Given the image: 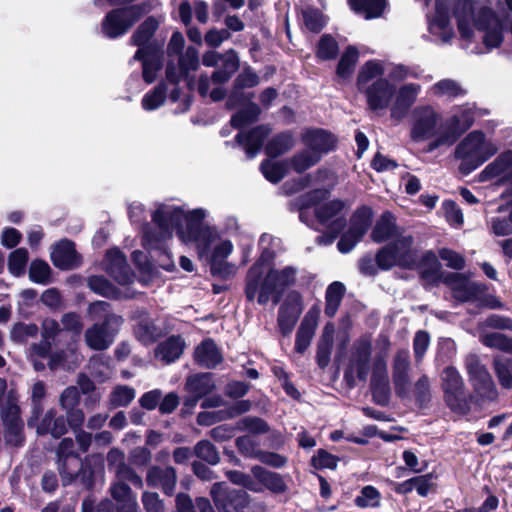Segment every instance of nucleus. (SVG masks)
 Wrapping results in <instances>:
<instances>
[{
	"label": "nucleus",
	"mask_w": 512,
	"mask_h": 512,
	"mask_svg": "<svg viewBox=\"0 0 512 512\" xmlns=\"http://www.w3.org/2000/svg\"><path fill=\"white\" fill-rule=\"evenodd\" d=\"M205 216L203 209L185 213L179 207L161 204L152 214L155 228L146 226L143 230V246L159 267L172 271L175 265L167 241L172 238L175 229L183 242H196L203 251L216 238V232L212 228L203 226Z\"/></svg>",
	"instance_id": "1"
},
{
	"label": "nucleus",
	"mask_w": 512,
	"mask_h": 512,
	"mask_svg": "<svg viewBox=\"0 0 512 512\" xmlns=\"http://www.w3.org/2000/svg\"><path fill=\"white\" fill-rule=\"evenodd\" d=\"M454 7L458 30L461 37L470 40L474 34L473 27L483 32V43L488 50L498 48L504 40V26L497 13L488 7H481L477 13L469 0H436L435 14L429 18V31L440 38L442 43H449L453 38L449 11Z\"/></svg>",
	"instance_id": "2"
},
{
	"label": "nucleus",
	"mask_w": 512,
	"mask_h": 512,
	"mask_svg": "<svg viewBox=\"0 0 512 512\" xmlns=\"http://www.w3.org/2000/svg\"><path fill=\"white\" fill-rule=\"evenodd\" d=\"M88 313L93 319H102V323H95L86 329L84 341L95 351L108 349L114 342L116 333L123 323V318L111 313L110 304L106 301H96L88 307Z\"/></svg>",
	"instance_id": "3"
},
{
	"label": "nucleus",
	"mask_w": 512,
	"mask_h": 512,
	"mask_svg": "<svg viewBox=\"0 0 512 512\" xmlns=\"http://www.w3.org/2000/svg\"><path fill=\"white\" fill-rule=\"evenodd\" d=\"M498 150L499 145L492 139H487L482 131L470 132L455 149V157L461 160L459 170L463 174L471 173Z\"/></svg>",
	"instance_id": "4"
},
{
	"label": "nucleus",
	"mask_w": 512,
	"mask_h": 512,
	"mask_svg": "<svg viewBox=\"0 0 512 512\" xmlns=\"http://www.w3.org/2000/svg\"><path fill=\"white\" fill-rule=\"evenodd\" d=\"M376 261L382 270H389L394 266L409 269L415 267L418 262V254L413 247V237L410 235L397 236L394 242L378 251Z\"/></svg>",
	"instance_id": "5"
},
{
	"label": "nucleus",
	"mask_w": 512,
	"mask_h": 512,
	"mask_svg": "<svg viewBox=\"0 0 512 512\" xmlns=\"http://www.w3.org/2000/svg\"><path fill=\"white\" fill-rule=\"evenodd\" d=\"M464 364L476 403L484 404L495 401L498 398L496 384L480 358L475 354H469L466 356Z\"/></svg>",
	"instance_id": "6"
},
{
	"label": "nucleus",
	"mask_w": 512,
	"mask_h": 512,
	"mask_svg": "<svg viewBox=\"0 0 512 512\" xmlns=\"http://www.w3.org/2000/svg\"><path fill=\"white\" fill-rule=\"evenodd\" d=\"M58 471L64 486L71 484L76 477H82L85 485L91 486V477L86 479L84 465L75 449V441L63 438L56 450Z\"/></svg>",
	"instance_id": "7"
},
{
	"label": "nucleus",
	"mask_w": 512,
	"mask_h": 512,
	"mask_svg": "<svg viewBox=\"0 0 512 512\" xmlns=\"http://www.w3.org/2000/svg\"><path fill=\"white\" fill-rule=\"evenodd\" d=\"M474 122V110L469 104L454 109L453 115L445 122V129L428 145V151L440 146L453 145L458 137L468 130Z\"/></svg>",
	"instance_id": "8"
},
{
	"label": "nucleus",
	"mask_w": 512,
	"mask_h": 512,
	"mask_svg": "<svg viewBox=\"0 0 512 512\" xmlns=\"http://www.w3.org/2000/svg\"><path fill=\"white\" fill-rule=\"evenodd\" d=\"M441 388L447 406L459 414H467L470 410V401L465 394L464 380L459 371L453 367H446L441 373Z\"/></svg>",
	"instance_id": "9"
},
{
	"label": "nucleus",
	"mask_w": 512,
	"mask_h": 512,
	"mask_svg": "<svg viewBox=\"0 0 512 512\" xmlns=\"http://www.w3.org/2000/svg\"><path fill=\"white\" fill-rule=\"evenodd\" d=\"M445 129L441 116L431 106H419L412 112L410 137L415 142L434 141Z\"/></svg>",
	"instance_id": "10"
},
{
	"label": "nucleus",
	"mask_w": 512,
	"mask_h": 512,
	"mask_svg": "<svg viewBox=\"0 0 512 512\" xmlns=\"http://www.w3.org/2000/svg\"><path fill=\"white\" fill-rule=\"evenodd\" d=\"M263 267L260 262H256L248 271L245 284V296L248 301L257 302L265 305L271 299L274 304H278L281 299V291L276 292V288L271 282V277L263 275Z\"/></svg>",
	"instance_id": "11"
},
{
	"label": "nucleus",
	"mask_w": 512,
	"mask_h": 512,
	"mask_svg": "<svg viewBox=\"0 0 512 512\" xmlns=\"http://www.w3.org/2000/svg\"><path fill=\"white\" fill-rule=\"evenodd\" d=\"M372 341L369 336L357 339L351 348L348 366L344 377L350 385L355 384V378L366 381L370 371Z\"/></svg>",
	"instance_id": "12"
},
{
	"label": "nucleus",
	"mask_w": 512,
	"mask_h": 512,
	"mask_svg": "<svg viewBox=\"0 0 512 512\" xmlns=\"http://www.w3.org/2000/svg\"><path fill=\"white\" fill-rule=\"evenodd\" d=\"M143 9L139 5H131L110 11L102 22V32L108 38L124 35L142 16Z\"/></svg>",
	"instance_id": "13"
},
{
	"label": "nucleus",
	"mask_w": 512,
	"mask_h": 512,
	"mask_svg": "<svg viewBox=\"0 0 512 512\" xmlns=\"http://www.w3.org/2000/svg\"><path fill=\"white\" fill-rule=\"evenodd\" d=\"M1 418L6 443L14 447L22 446L25 441L24 423L20 417V408L11 396L2 408Z\"/></svg>",
	"instance_id": "14"
},
{
	"label": "nucleus",
	"mask_w": 512,
	"mask_h": 512,
	"mask_svg": "<svg viewBox=\"0 0 512 512\" xmlns=\"http://www.w3.org/2000/svg\"><path fill=\"white\" fill-rule=\"evenodd\" d=\"M359 90L366 95L369 109L380 115L390 106L396 93V86L385 78H378Z\"/></svg>",
	"instance_id": "15"
},
{
	"label": "nucleus",
	"mask_w": 512,
	"mask_h": 512,
	"mask_svg": "<svg viewBox=\"0 0 512 512\" xmlns=\"http://www.w3.org/2000/svg\"><path fill=\"white\" fill-rule=\"evenodd\" d=\"M211 496L219 512H245L251 502L244 490L220 489L216 485L211 489Z\"/></svg>",
	"instance_id": "16"
},
{
	"label": "nucleus",
	"mask_w": 512,
	"mask_h": 512,
	"mask_svg": "<svg viewBox=\"0 0 512 512\" xmlns=\"http://www.w3.org/2000/svg\"><path fill=\"white\" fill-rule=\"evenodd\" d=\"M302 311L301 295L296 291L290 292L278 310L277 324L283 336L291 334Z\"/></svg>",
	"instance_id": "17"
},
{
	"label": "nucleus",
	"mask_w": 512,
	"mask_h": 512,
	"mask_svg": "<svg viewBox=\"0 0 512 512\" xmlns=\"http://www.w3.org/2000/svg\"><path fill=\"white\" fill-rule=\"evenodd\" d=\"M410 356L408 350H399L394 356L392 365V381L395 393L402 399L410 396Z\"/></svg>",
	"instance_id": "18"
},
{
	"label": "nucleus",
	"mask_w": 512,
	"mask_h": 512,
	"mask_svg": "<svg viewBox=\"0 0 512 512\" xmlns=\"http://www.w3.org/2000/svg\"><path fill=\"white\" fill-rule=\"evenodd\" d=\"M344 207L343 201L335 199L316 208L315 215L317 220L328 229L341 232L346 226Z\"/></svg>",
	"instance_id": "19"
},
{
	"label": "nucleus",
	"mask_w": 512,
	"mask_h": 512,
	"mask_svg": "<svg viewBox=\"0 0 512 512\" xmlns=\"http://www.w3.org/2000/svg\"><path fill=\"white\" fill-rule=\"evenodd\" d=\"M104 265L107 273L119 284L126 285L133 281L134 274L120 250H108Z\"/></svg>",
	"instance_id": "20"
},
{
	"label": "nucleus",
	"mask_w": 512,
	"mask_h": 512,
	"mask_svg": "<svg viewBox=\"0 0 512 512\" xmlns=\"http://www.w3.org/2000/svg\"><path fill=\"white\" fill-rule=\"evenodd\" d=\"M478 177L480 182L499 177L502 183H509L512 177V151L508 150L498 155L481 171Z\"/></svg>",
	"instance_id": "21"
},
{
	"label": "nucleus",
	"mask_w": 512,
	"mask_h": 512,
	"mask_svg": "<svg viewBox=\"0 0 512 512\" xmlns=\"http://www.w3.org/2000/svg\"><path fill=\"white\" fill-rule=\"evenodd\" d=\"M146 483L153 488H161L166 495H172L176 484L177 474L172 466H151L146 474Z\"/></svg>",
	"instance_id": "22"
},
{
	"label": "nucleus",
	"mask_w": 512,
	"mask_h": 512,
	"mask_svg": "<svg viewBox=\"0 0 512 512\" xmlns=\"http://www.w3.org/2000/svg\"><path fill=\"white\" fill-rule=\"evenodd\" d=\"M319 314V308L317 306H313L308 310L301 321L295 340V351L297 353L302 354L309 347L318 325Z\"/></svg>",
	"instance_id": "23"
},
{
	"label": "nucleus",
	"mask_w": 512,
	"mask_h": 512,
	"mask_svg": "<svg viewBox=\"0 0 512 512\" xmlns=\"http://www.w3.org/2000/svg\"><path fill=\"white\" fill-rule=\"evenodd\" d=\"M133 59L142 62L143 78L146 83L154 82L157 72L162 66V52L160 49L156 46L139 48Z\"/></svg>",
	"instance_id": "24"
},
{
	"label": "nucleus",
	"mask_w": 512,
	"mask_h": 512,
	"mask_svg": "<svg viewBox=\"0 0 512 512\" xmlns=\"http://www.w3.org/2000/svg\"><path fill=\"white\" fill-rule=\"evenodd\" d=\"M420 89V85L414 83L405 84L400 87L397 94L395 93L396 99L390 108L391 118L397 121L402 120L416 101Z\"/></svg>",
	"instance_id": "25"
},
{
	"label": "nucleus",
	"mask_w": 512,
	"mask_h": 512,
	"mask_svg": "<svg viewBox=\"0 0 512 512\" xmlns=\"http://www.w3.org/2000/svg\"><path fill=\"white\" fill-rule=\"evenodd\" d=\"M302 142L308 150L322 156L335 147L336 140L334 136L323 129L307 130L302 134Z\"/></svg>",
	"instance_id": "26"
},
{
	"label": "nucleus",
	"mask_w": 512,
	"mask_h": 512,
	"mask_svg": "<svg viewBox=\"0 0 512 512\" xmlns=\"http://www.w3.org/2000/svg\"><path fill=\"white\" fill-rule=\"evenodd\" d=\"M51 260L56 267L62 270L75 269L81 264V257L70 240H62L55 245L51 252Z\"/></svg>",
	"instance_id": "27"
},
{
	"label": "nucleus",
	"mask_w": 512,
	"mask_h": 512,
	"mask_svg": "<svg viewBox=\"0 0 512 512\" xmlns=\"http://www.w3.org/2000/svg\"><path fill=\"white\" fill-rule=\"evenodd\" d=\"M452 290L454 298L462 302L474 300L481 292L480 286L458 273H449L444 278Z\"/></svg>",
	"instance_id": "28"
},
{
	"label": "nucleus",
	"mask_w": 512,
	"mask_h": 512,
	"mask_svg": "<svg viewBox=\"0 0 512 512\" xmlns=\"http://www.w3.org/2000/svg\"><path fill=\"white\" fill-rule=\"evenodd\" d=\"M199 65L198 52L194 47H188L179 58V67L169 63L166 68V78L172 84H177L180 79L190 71L197 69Z\"/></svg>",
	"instance_id": "29"
},
{
	"label": "nucleus",
	"mask_w": 512,
	"mask_h": 512,
	"mask_svg": "<svg viewBox=\"0 0 512 512\" xmlns=\"http://www.w3.org/2000/svg\"><path fill=\"white\" fill-rule=\"evenodd\" d=\"M270 129L266 126H258L244 135L242 132L236 136V141L239 145L243 146L247 158H254L260 151L264 140L269 135Z\"/></svg>",
	"instance_id": "30"
},
{
	"label": "nucleus",
	"mask_w": 512,
	"mask_h": 512,
	"mask_svg": "<svg viewBox=\"0 0 512 512\" xmlns=\"http://www.w3.org/2000/svg\"><path fill=\"white\" fill-rule=\"evenodd\" d=\"M251 473L262 489L265 488L275 494L286 492L287 484L280 474L267 470L259 465L253 466Z\"/></svg>",
	"instance_id": "31"
},
{
	"label": "nucleus",
	"mask_w": 512,
	"mask_h": 512,
	"mask_svg": "<svg viewBox=\"0 0 512 512\" xmlns=\"http://www.w3.org/2000/svg\"><path fill=\"white\" fill-rule=\"evenodd\" d=\"M233 245L230 241L225 240L219 243L213 250L211 257V271L222 277H227L233 273V266L224 260L231 254Z\"/></svg>",
	"instance_id": "32"
},
{
	"label": "nucleus",
	"mask_w": 512,
	"mask_h": 512,
	"mask_svg": "<svg viewBox=\"0 0 512 512\" xmlns=\"http://www.w3.org/2000/svg\"><path fill=\"white\" fill-rule=\"evenodd\" d=\"M194 359L202 367L214 368L222 361V355L214 341L207 339L196 347Z\"/></svg>",
	"instance_id": "33"
},
{
	"label": "nucleus",
	"mask_w": 512,
	"mask_h": 512,
	"mask_svg": "<svg viewBox=\"0 0 512 512\" xmlns=\"http://www.w3.org/2000/svg\"><path fill=\"white\" fill-rule=\"evenodd\" d=\"M258 82V76L252 70L246 69L241 72L234 81V87L227 101V105L229 107H234L241 101H244L245 98L243 96L242 90L244 88H252L256 86Z\"/></svg>",
	"instance_id": "34"
},
{
	"label": "nucleus",
	"mask_w": 512,
	"mask_h": 512,
	"mask_svg": "<svg viewBox=\"0 0 512 512\" xmlns=\"http://www.w3.org/2000/svg\"><path fill=\"white\" fill-rule=\"evenodd\" d=\"M184 346L185 344L179 336H171L157 346L155 357L165 364H169L181 356Z\"/></svg>",
	"instance_id": "35"
},
{
	"label": "nucleus",
	"mask_w": 512,
	"mask_h": 512,
	"mask_svg": "<svg viewBox=\"0 0 512 512\" xmlns=\"http://www.w3.org/2000/svg\"><path fill=\"white\" fill-rule=\"evenodd\" d=\"M329 195L327 189H315L308 193L301 195L297 199L290 202V210L299 211V218L301 221H305L306 208L315 206L321 201L325 200Z\"/></svg>",
	"instance_id": "36"
},
{
	"label": "nucleus",
	"mask_w": 512,
	"mask_h": 512,
	"mask_svg": "<svg viewBox=\"0 0 512 512\" xmlns=\"http://www.w3.org/2000/svg\"><path fill=\"white\" fill-rule=\"evenodd\" d=\"M220 61L221 67L212 73L213 84L227 82L239 68V58L234 50H228L222 54Z\"/></svg>",
	"instance_id": "37"
},
{
	"label": "nucleus",
	"mask_w": 512,
	"mask_h": 512,
	"mask_svg": "<svg viewBox=\"0 0 512 512\" xmlns=\"http://www.w3.org/2000/svg\"><path fill=\"white\" fill-rule=\"evenodd\" d=\"M368 229L367 221L354 220L348 229L340 238L337 247L340 252L348 253L361 240Z\"/></svg>",
	"instance_id": "38"
},
{
	"label": "nucleus",
	"mask_w": 512,
	"mask_h": 512,
	"mask_svg": "<svg viewBox=\"0 0 512 512\" xmlns=\"http://www.w3.org/2000/svg\"><path fill=\"white\" fill-rule=\"evenodd\" d=\"M215 388L216 385L210 373H200L191 375L187 378L186 381L187 391L197 396V398H203L207 396Z\"/></svg>",
	"instance_id": "39"
},
{
	"label": "nucleus",
	"mask_w": 512,
	"mask_h": 512,
	"mask_svg": "<svg viewBox=\"0 0 512 512\" xmlns=\"http://www.w3.org/2000/svg\"><path fill=\"white\" fill-rule=\"evenodd\" d=\"M394 236H399L397 234L395 218L391 213L385 212L376 222L371 233V238L373 241L381 243L393 238Z\"/></svg>",
	"instance_id": "40"
},
{
	"label": "nucleus",
	"mask_w": 512,
	"mask_h": 512,
	"mask_svg": "<svg viewBox=\"0 0 512 512\" xmlns=\"http://www.w3.org/2000/svg\"><path fill=\"white\" fill-rule=\"evenodd\" d=\"M345 292V285L339 281H335L327 287L325 293V314L328 317H333L336 314Z\"/></svg>",
	"instance_id": "41"
},
{
	"label": "nucleus",
	"mask_w": 512,
	"mask_h": 512,
	"mask_svg": "<svg viewBox=\"0 0 512 512\" xmlns=\"http://www.w3.org/2000/svg\"><path fill=\"white\" fill-rule=\"evenodd\" d=\"M351 8L361 13L366 19L378 18L386 6L385 0H348Z\"/></svg>",
	"instance_id": "42"
},
{
	"label": "nucleus",
	"mask_w": 512,
	"mask_h": 512,
	"mask_svg": "<svg viewBox=\"0 0 512 512\" xmlns=\"http://www.w3.org/2000/svg\"><path fill=\"white\" fill-rule=\"evenodd\" d=\"M157 28L158 22L156 19L153 17H148L133 33L131 37L132 44L138 46V49L142 47L153 46L149 43V41Z\"/></svg>",
	"instance_id": "43"
},
{
	"label": "nucleus",
	"mask_w": 512,
	"mask_h": 512,
	"mask_svg": "<svg viewBox=\"0 0 512 512\" xmlns=\"http://www.w3.org/2000/svg\"><path fill=\"white\" fill-rule=\"evenodd\" d=\"M493 368L500 385L504 389H512V358L494 357Z\"/></svg>",
	"instance_id": "44"
},
{
	"label": "nucleus",
	"mask_w": 512,
	"mask_h": 512,
	"mask_svg": "<svg viewBox=\"0 0 512 512\" xmlns=\"http://www.w3.org/2000/svg\"><path fill=\"white\" fill-rule=\"evenodd\" d=\"M235 429L241 432H249L253 435H261L268 433L270 426L260 417L246 416L236 422Z\"/></svg>",
	"instance_id": "45"
},
{
	"label": "nucleus",
	"mask_w": 512,
	"mask_h": 512,
	"mask_svg": "<svg viewBox=\"0 0 512 512\" xmlns=\"http://www.w3.org/2000/svg\"><path fill=\"white\" fill-rule=\"evenodd\" d=\"M384 74V66L380 61L371 60L364 64L361 68L358 78L357 86L358 89L369 86L371 81Z\"/></svg>",
	"instance_id": "46"
},
{
	"label": "nucleus",
	"mask_w": 512,
	"mask_h": 512,
	"mask_svg": "<svg viewBox=\"0 0 512 512\" xmlns=\"http://www.w3.org/2000/svg\"><path fill=\"white\" fill-rule=\"evenodd\" d=\"M295 144L291 133L285 132L275 136L266 146L269 156L277 157L289 151Z\"/></svg>",
	"instance_id": "47"
},
{
	"label": "nucleus",
	"mask_w": 512,
	"mask_h": 512,
	"mask_svg": "<svg viewBox=\"0 0 512 512\" xmlns=\"http://www.w3.org/2000/svg\"><path fill=\"white\" fill-rule=\"evenodd\" d=\"M268 277H271V282L276 288V292L281 291L295 283L296 271L292 267H285L282 270L270 269L267 272Z\"/></svg>",
	"instance_id": "48"
},
{
	"label": "nucleus",
	"mask_w": 512,
	"mask_h": 512,
	"mask_svg": "<svg viewBox=\"0 0 512 512\" xmlns=\"http://www.w3.org/2000/svg\"><path fill=\"white\" fill-rule=\"evenodd\" d=\"M320 160L321 159L318 154H314L306 148L305 150L296 153L289 160V164L295 172L302 173L316 165Z\"/></svg>",
	"instance_id": "49"
},
{
	"label": "nucleus",
	"mask_w": 512,
	"mask_h": 512,
	"mask_svg": "<svg viewBox=\"0 0 512 512\" xmlns=\"http://www.w3.org/2000/svg\"><path fill=\"white\" fill-rule=\"evenodd\" d=\"M479 339L486 347L498 349L504 352H512V339L502 333H486L483 331L480 334Z\"/></svg>",
	"instance_id": "50"
},
{
	"label": "nucleus",
	"mask_w": 512,
	"mask_h": 512,
	"mask_svg": "<svg viewBox=\"0 0 512 512\" xmlns=\"http://www.w3.org/2000/svg\"><path fill=\"white\" fill-rule=\"evenodd\" d=\"M281 241L279 238H275L270 234H262L259 239V247L261 249V256L257 262L261 263L263 267L264 263L271 261L276 251L280 248Z\"/></svg>",
	"instance_id": "51"
},
{
	"label": "nucleus",
	"mask_w": 512,
	"mask_h": 512,
	"mask_svg": "<svg viewBox=\"0 0 512 512\" xmlns=\"http://www.w3.org/2000/svg\"><path fill=\"white\" fill-rule=\"evenodd\" d=\"M261 172L263 173L264 177L272 182L277 183L280 180L284 178L286 175L287 169H288V162L286 161H264L261 164Z\"/></svg>",
	"instance_id": "52"
},
{
	"label": "nucleus",
	"mask_w": 512,
	"mask_h": 512,
	"mask_svg": "<svg viewBox=\"0 0 512 512\" xmlns=\"http://www.w3.org/2000/svg\"><path fill=\"white\" fill-rule=\"evenodd\" d=\"M136 392L132 387L127 385H117L109 396V403L112 407L128 406L135 398Z\"/></svg>",
	"instance_id": "53"
},
{
	"label": "nucleus",
	"mask_w": 512,
	"mask_h": 512,
	"mask_svg": "<svg viewBox=\"0 0 512 512\" xmlns=\"http://www.w3.org/2000/svg\"><path fill=\"white\" fill-rule=\"evenodd\" d=\"M90 374L95 379L103 382L110 376L109 358L103 355H95L88 363Z\"/></svg>",
	"instance_id": "54"
},
{
	"label": "nucleus",
	"mask_w": 512,
	"mask_h": 512,
	"mask_svg": "<svg viewBox=\"0 0 512 512\" xmlns=\"http://www.w3.org/2000/svg\"><path fill=\"white\" fill-rule=\"evenodd\" d=\"M46 396V385L43 381H36L31 386V402H32V418L28 421V425L32 426L34 419H38L42 412V401Z\"/></svg>",
	"instance_id": "55"
},
{
	"label": "nucleus",
	"mask_w": 512,
	"mask_h": 512,
	"mask_svg": "<svg viewBox=\"0 0 512 512\" xmlns=\"http://www.w3.org/2000/svg\"><path fill=\"white\" fill-rule=\"evenodd\" d=\"M29 278L32 282L47 285L51 282V268L42 260H34L30 264Z\"/></svg>",
	"instance_id": "56"
},
{
	"label": "nucleus",
	"mask_w": 512,
	"mask_h": 512,
	"mask_svg": "<svg viewBox=\"0 0 512 512\" xmlns=\"http://www.w3.org/2000/svg\"><path fill=\"white\" fill-rule=\"evenodd\" d=\"M358 60V51L355 47H348L341 56L337 66V75L341 78L349 77L354 71Z\"/></svg>",
	"instance_id": "57"
},
{
	"label": "nucleus",
	"mask_w": 512,
	"mask_h": 512,
	"mask_svg": "<svg viewBox=\"0 0 512 512\" xmlns=\"http://www.w3.org/2000/svg\"><path fill=\"white\" fill-rule=\"evenodd\" d=\"M111 495L119 505V507L125 508V506L133 507L136 502V497L132 494L131 488L122 482L113 484L110 488Z\"/></svg>",
	"instance_id": "58"
},
{
	"label": "nucleus",
	"mask_w": 512,
	"mask_h": 512,
	"mask_svg": "<svg viewBox=\"0 0 512 512\" xmlns=\"http://www.w3.org/2000/svg\"><path fill=\"white\" fill-rule=\"evenodd\" d=\"M28 258V251L25 248L14 250L8 259V269L10 273L16 277L23 275L27 266Z\"/></svg>",
	"instance_id": "59"
},
{
	"label": "nucleus",
	"mask_w": 512,
	"mask_h": 512,
	"mask_svg": "<svg viewBox=\"0 0 512 512\" xmlns=\"http://www.w3.org/2000/svg\"><path fill=\"white\" fill-rule=\"evenodd\" d=\"M381 495L373 486H365L361 489L354 502L360 508H375L380 505Z\"/></svg>",
	"instance_id": "60"
},
{
	"label": "nucleus",
	"mask_w": 512,
	"mask_h": 512,
	"mask_svg": "<svg viewBox=\"0 0 512 512\" xmlns=\"http://www.w3.org/2000/svg\"><path fill=\"white\" fill-rule=\"evenodd\" d=\"M260 114L259 107L251 103L245 109L240 110L231 118V124L235 128H242L257 120Z\"/></svg>",
	"instance_id": "61"
},
{
	"label": "nucleus",
	"mask_w": 512,
	"mask_h": 512,
	"mask_svg": "<svg viewBox=\"0 0 512 512\" xmlns=\"http://www.w3.org/2000/svg\"><path fill=\"white\" fill-rule=\"evenodd\" d=\"M167 87L160 83L151 92L147 93L142 99V107L147 111L155 110L160 107L166 98Z\"/></svg>",
	"instance_id": "62"
},
{
	"label": "nucleus",
	"mask_w": 512,
	"mask_h": 512,
	"mask_svg": "<svg viewBox=\"0 0 512 512\" xmlns=\"http://www.w3.org/2000/svg\"><path fill=\"white\" fill-rule=\"evenodd\" d=\"M435 95L454 98L465 94V90L454 80L443 79L435 83L432 87Z\"/></svg>",
	"instance_id": "63"
},
{
	"label": "nucleus",
	"mask_w": 512,
	"mask_h": 512,
	"mask_svg": "<svg viewBox=\"0 0 512 512\" xmlns=\"http://www.w3.org/2000/svg\"><path fill=\"white\" fill-rule=\"evenodd\" d=\"M194 452L198 458L211 465H216L220 460L216 447L206 440L198 442L194 448Z\"/></svg>",
	"instance_id": "64"
}]
</instances>
